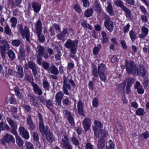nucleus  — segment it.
<instances>
[{"instance_id":"f257e3e1","label":"nucleus","mask_w":149,"mask_h":149,"mask_svg":"<svg viewBox=\"0 0 149 149\" xmlns=\"http://www.w3.org/2000/svg\"><path fill=\"white\" fill-rule=\"evenodd\" d=\"M92 74L95 77H98L99 76L100 79L102 81H105L106 76L104 73L106 69V67L103 63L99 64L98 66V69L94 64H92Z\"/></svg>"},{"instance_id":"f03ea898","label":"nucleus","mask_w":149,"mask_h":149,"mask_svg":"<svg viewBox=\"0 0 149 149\" xmlns=\"http://www.w3.org/2000/svg\"><path fill=\"white\" fill-rule=\"evenodd\" d=\"M70 84L74 88L75 86V83L72 79H70L68 80V78L65 76H64L63 77L62 89L63 93L65 95H70L68 90H70L71 89V86Z\"/></svg>"},{"instance_id":"7ed1b4c3","label":"nucleus","mask_w":149,"mask_h":149,"mask_svg":"<svg viewBox=\"0 0 149 149\" xmlns=\"http://www.w3.org/2000/svg\"><path fill=\"white\" fill-rule=\"evenodd\" d=\"M94 123L95 125L93 127V129L94 133V137L98 138L101 136V135H102L104 132H106L104 131H103L102 129L103 128V124L101 122L95 120Z\"/></svg>"},{"instance_id":"20e7f679","label":"nucleus","mask_w":149,"mask_h":149,"mask_svg":"<svg viewBox=\"0 0 149 149\" xmlns=\"http://www.w3.org/2000/svg\"><path fill=\"white\" fill-rule=\"evenodd\" d=\"M126 71L128 74H132L133 75L136 74L137 67L136 64L132 61H128L126 60L125 62Z\"/></svg>"},{"instance_id":"39448f33","label":"nucleus","mask_w":149,"mask_h":149,"mask_svg":"<svg viewBox=\"0 0 149 149\" xmlns=\"http://www.w3.org/2000/svg\"><path fill=\"white\" fill-rule=\"evenodd\" d=\"M1 36H0V44L3 45L0 46V54L3 58L6 57V51L9 50L10 47L6 40H2Z\"/></svg>"},{"instance_id":"423d86ee","label":"nucleus","mask_w":149,"mask_h":149,"mask_svg":"<svg viewBox=\"0 0 149 149\" xmlns=\"http://www.w3.org/2000/svg\"><path fill=\"white\" fill-rule=\"evenodd\" d=\"M17 28L18 31L21 34L23 38H26L27 42H30V33L29 29L27 26H25L24 27V30L22 25L19 24L17 25Z\"/></svg>"},{"instance_id":"0eeeda50","label":"nucleus","mask_w":149,"mask_h":149,"mask_svg":"<svg viewBox=\"0 0 149 149\" xmlns=\"http://www.w3.org/2000/svg\"><path fill=\"white\" fill-rule=\"evenodd\" d=\"M38 115L39 121V130L42 134H46L49 131V127L47 125L45 126L42 114L38 113Z\"/></svg>"},{"instance_id":"6e6552de","label":"nucleus","mask_w":149,"mask_h":149,"mask_svg":"<svg viewBox=\"0 0 149 149\" xmlns=\"http://www.w3.org/2000/svg\"><path fill=\"white\" fill-rule=\"evenodd\" d=\"M0 142L2 144L5 145L6 143L9 144L11 142L15 143V141L13 136L7 133L4 136L3 138L1 139Z\"/></svg>"},{"instance_id":"1a4fd4ad","label":"nucleus","mask_w":149,"mask_h":149,"mask_svg":"<svg viewBox=\"0 0 149 149\" xmlns=\"http://www.w3.org/2000/svg\"><path fill=\"white\" fill-rule=\"evenodd\" d=\"M78 43L77 40H72L70 39L67 40L64 44L65 46L70 50L77 49V46Z\"/></svg>"},{"instance_id":"9d476101","label":"nucleus","mask_w":149,"mask_h":149,"mask_svg":"<svg viewBox=\"0 0 149 149\" xmlns=\"http://www.w3.org/2000/svg\"><path fill=\"white\" fill-rule=\"evenodd\" d=\"M114 3L117 6L120 7L124 12L127 14V17H128L130 18V17L131 16V12L130 10L123 5L121 0H116L114 1Z\"/></svg>"},{"instance_id":"9b49d317","label":"nucleus","mask_w":149,"mask_h":149,"mask_svg":"<svg viewBox=\"0 0 149 149\" xmlns=\"http://www.w3.org/2000/svg\"><path fill=\"white\" fill-rule=\"evenodd\" d=\"M25 68L28 70L29 68L32 70V73L34 76L37 74V67L35 63L32 61H29L27 63H26L24 65Z\"/></svg>"},{"instance_id":"f8f14e48","label":"nucleus","mask_w":149,"mask_h":149,"mask_svg":"<svg viewBox=\"0 0 149 149\" xmlns=\"http://www.w3.org/2000/svg\"><path fill=\"white\" fill-rule=\"evenodd\" d=\"M147 73V70L143 65H139L137 67L136 74L137 75L144 77Z\"/></svg>"},{"instance_id":"ddd939ff","label":"nucleus","mask_w":149,"mask_h":149,"mask_svg":"<svg viewBox=\"0 0 149 149\" xmlns=\"http://www.w3.org/2000/svg\"><path fill=\"white\" fill-rule=\"evenodd\" d=\"M36 52L39 56H42L45 59H47L49 57L48 54L45 52V48L41 45H38L36 49Z\"/></svg>"},{"instance_id":"4468645a","label":"nucleus","mask_w":149,"mask_h":149,"mask_svg":"<svg viewBox=\"0 0 149 149\" xmlns=\"http://www.w3.org/2000/svg\"><path fill=\"white\" fill-rule=\"evenodd\" d=\"M102 134V135H101V138L98 141L97 144V148L98 149H103L105 146V141L104 138L107 135V132H104Z\"/></svg>"},{"instance_id":"2eb2a0df","label":"nucleus","mask_w":149,"mask_h":149,"mask_svg":"<svg viewBox=\"0 0 149 149\" xmlns=\"http://www.w3.org/2000/svg\"><path fill=\"white\" fill-rule=\"evenodd\" d=\"M105 27L110 32H111L113 29V25L112 22L110 18L108 16L104 22Z\"/></svg>"},{"instance_id":"dca6fc26","label":"nucleus","mask_w":149,"mask_h":149,"mask_svg":"<svg viewBox=\"0 0 149 149\" xmlns=\"http://www.w3.org/2000/svg\"><path fill=\"white\" fill-rule=\"evenodd\" d=\"M19 132L22 137L25 139L29 138V134L28 131L23 127H20L19 129Z\"/></svg>"},{"instance_id":"f3484780","label":"nucleus","mask_w":149,"mask_h":149,"mask_svg":"<svg viewBox=\"0 0 149 149\" xmlns=\"http://www.w3.org/2000/svg\"><path fill=\"white\" fill-rule=\"evenodd\" d=\"M91 121V119L88 118H85L83 122V126L86 131L88 130L90 127Z\"/></svg>"},{"instance_id":"a211bd4d","label":"nucleus","mask_w":149,"mask_h":149,"mask_svg":"<svg viewBox=\"0 0 149 149\" xmlns=\"http://www.w3.org/2000/svg\"><path fill=\"white\" fill-rule=\"evenodd\" d=\"M17 71L16 72V77L19 79H21L24 76L23 68L21 65H17Z\"/></svg>"},{"instance_id":"6ab92c4d","label":"nucleus","mask_w":149,"mask_h":149,"mask_svg":"<svg viewBox=\"0 0 149 149\" xmlns=\"http://www.w3.org/2000/svg\"><path fill=\"white\" fill-rule=\"evenodd\" d=\"M65 117L67 118L70 123L72 125H74V122L73 118L71 115L70 113L68 111L65 110L63 111Z\"/></svg>"},{"instance_id":"aec40b11","label":"nucleus","mask_w":149,"mask_h":149,"mask_svg":"<svg viewBox=\"0 0 149 149\" xmlns=\"http://www.w3.org/2000/svg\"><path fill=\"white\" fill-rule=\"evenodd\" d=\"M36 31H35L36 33L38 34L42 32V23L40 19H38L36 22L35 24Z\"/></svg>"},{"instance_id":"412c9836","label":"nucleus","mask_w":149,"mask_h":149,"mask_svg":"<svg viewBox=\"0 0 149 149\" xmlns=\"http://www.w3.org/2000/svg\"><path fill=\"white\" fill-rule=\"evenodd\" d=\"M134 88L136 89L139 94H142L144 93V89L143 88L142 86L141 85L139 82L137 81L136 82L134 85Z\"/></svg>"},{"instance_id":"4be33fe9","label":"nucleus","mask_w":149,"mask_h":149,"mask_svg":"<svg viewBox=\"0 0 149 149\" xmlns=\"http://www.w3.org/2000/svg\"><path fill=\"white\" fill-rule=\"evenodd\" d=\"M68 33V29L67 28L64 29L62 32L57 35L58 39L60 40H62L63 38L65 37L66 34Z\"/></svg>"},{"instance_id":"5701e85b","label":"nucleus","mask_w":149,"mask_h":149,"mask_svg":"<svg viewBox=\"0 0 149 149\" xmlns=\"http://www.w3.org/2000/svg\"><path fill=\"white\" fill-rule=\"evenodd\" d=\"M31 85L33 87L35 93L39 95H41L42 93V91L39 87L37 84L34 82L31 83Z\"/></svg>"},{"instance_id":"b1692460","label":"nucleus","mask_w":149,"mask_h":149,"mask_svg":"<svg viewBox=\"0 0 149 149\" xmlns=\"http://www.w3.org/2000/svg\"><path fill=\"white\" fill-rule=\"evenodd\" d=\"M107 6L106 7V9L109 14L111 16H112L113 15L114 11L112 7L111 2L110 0L107 1Z\"/></svg>"},{"instance_id":"393cba45","label":"nucleus","mask_w":149,"mask_h":149,"mask_svg":"<svg viewBox=\"0 0 149 149\" xmlns=\"http://www.w3.org/2000/svg\"><path fill=\"white\" fill-rule=\"evenodd\" d=\"M62 144L63 148L71 145L69 141V139L67 135H65L64 138L62 139Z\"/></svg>"},{"instance_id":"a878e982","label":"nucleus","mask_w":149,"mask_h":149,"mask_svg":"<svg viewBox=\"0 0 149 149\" xmlns=\"http://www.w3.org/2000/svg\"><path fill=\"white\" fill-rule=\"evenodd\" d=\"M27 123L30 129L33 130L35 129V125L32 120L31 116L29 115L27 118Z\"/></svg>"},{"instance_id":"bb28decb","label":"nucleus","mask_w":149,"mask_h":149,"mask_svg":"<svg viewBox=\"0 0 149 149\" xmlns=\"http://www.w3.org/2000/svg\"><path fill=\"white\" fill-rule=\"evenodd\" d=\"M48 72L55 75H57L58 74V71L55 65H52L50 67L48 70Z\"/></svg>"},{"instance_id":"cd10ccee","label":"nucleus","mask_w":149,"mask_h":149,"mask_svg":"<svg viewBox=\"0 0 149 149\" xmlns=\"http://www.w3.org/2000/svg\"><path fill=\"white\" fill-rule=\"evenodd\" d=\"M32 6L35 13H38L40 10L41 6L38 3L33 2L32 4Z\"/></svg>"},{"instance_id":"c85d7f7f","label":"nucleus","mask_w":149,"mask_h":149,"mask_svg":"<svg viewBox=\"0 0 149 149\" xmlns=\"http://www.w3.org/2000/svg\"><path fill=\"white\" fill-rule=\"evenodd\" d=\"M63 96V94L62 92L60 91L56 95V100L57 102H61Z\"/></svg>"},{"instance_id":"c756f323","label":"nucleus","mask_w":149,"mask_h":149,"mask_svg":"<svg viewBox=\"0 0 149 149\" xmlns=\"http://www.w3.org/2000/svg\"><path fill=\"white\" fill-rule=\"evenodd\" d=\"M149 137V133L148 131L143 132L139 136V140L142 141L144 139H147Z\"/></svg>"},{"instance_id":"7c9ffc66","label":"nucleus","mask_w":149,"mask_h":149,"mask_svg":"<svg viewBox=\"0 0 149 149\" xmlns=\"http://www.w3.org/2000/svg\"><path fill=\"white\" fill-rule=\"evenodd\" d=\"M93 7L94 8V10L98 13H100L101 11V9L100 4L97 0H96L94 2Z\"/></svg>"},{"instance_id":"2f4dec72","label":"nucleus","mask_w":149,"mask_h":149,"mask_svg":"<svg viewBox=\"0 0 149 149\" xmlns=\"http://www.w3.org/2000/svg\"><path fill=\"white\" fill-rule=\"evenodd\" d=\"M6 120L11 128H15L17 127L16 123L9 117L6 118Z\"/></svg>"},{"instance_id":"473e14b6","label":"nucleus","mask_w":149,"mask_h":149,"mask_svg":"<svg viewBox=\"0 0 149 149\" xmlns=\"http://www.w3.org/2000/svg\"><path fill=\"white\" fill-rule=\"evenodd\" d=\"M7 55L8 57L11 60H14L15 58V54L14 52L12 50L9 49L7 52Z\"/></svg>"},{"instance_id":"72a5a7b5","label":"nucleus","mask_w":149,"mask_h":149,"mask_svg":"<svg viewBox=\"0 0 149 149\" xmlns=\"http://www.w3.org/2000/svg\"><path fill=\"white\" fill-rule=\"evenodd\" d=\"M78 112L79 114L81 115L84 116V115L83 112V109L82 103H78Z\"/></svg>"},{"instance_id":"f704fd0d","label":"nucleus","mask_w":149,"mask_h":149,"mask_svg":"<svg viewBox=\"0 0 149 149\" xmlns=\"http://www.w3.org/2000/svg\"><path fill=\"white\" fill-rule=\"evenodd\" d=\"M4 32L7 35L11 36L13 35L11 29L9 27L8 24H7L4 27Z\"/></svg>"},{"instance_id":"c9c22d12","label":"nucleus","mask_w":149,"mask_h":149,"mask_svg":"<svg viewBox=\"0 0 149 149\" xmlns=\"http://www.w3.org/2000/svg\"><path fill=\"white\" fill-rule=\"evenodd\" d=\"M145 113L144 109L143 108H139L136 111L135 114L137 116H143Z\"/></svg>"},{"instance_id":"e433bc0d","label":"nucleus","mask_w":149,"mask_h":149,"mask_svg":"<svg viewBox=\"0 0 149 149\" xmlns=\"http://www.w3.org/2000/svg\"><path fill=\"white\" fill-rule=\"evenodd\" d=\"M15 138L17 145L19 147L22 146H23V142L21 138L18 136H16Z\"/></svg>"},{"instance_id":"4c0bfd02","label":"nucleus","mask_w":149,"mask_h":149,"mask_svg":"<svg viewBox=\"0 0 149 149\" xmlns=\"http://www.w3.org/2000/svg\"><path fill=\"white\" fill-rule=\"evenodd\" d=\"M14 91L17 96L19 99H21L23 97L22 93L20 91L19 88L17 87L14 88Z\"/></svg>"},{"instance_id":"58836bf2","label":"nucleus","mask_w":149,"mask_h":149,"mask_svg":"<svg viewBox=\"0 0 149 149\" xmlns=\"http://www.w3.org/2000/svg\"><path fill=\"white\" fill-rule=\"evenodd\" d=\"M10 22L11 27L15 28L17 23V19L15 17H13L10 19Z\"/></svg>"},{"instance_id":"ea45409f","label":"nucleus","mask_w":149,"mask_h":149,"mask_svg":"<svg viewBox=\"0 0 149 149\" xmlns=\"http://www.w3.org/2000/svg\"><path fill=\"white\" fill-rule=\"evenodd\" d=\"M46 134L47 139L49 142H52L54 140V137L53 134L50 133H47Z\"/></svg>"},{"instance_id":"a19ab883","label":"nucleus","mask_w":149,"mask_h":149,"mask_svg":"<svg viewBox=\"0 0 149 149\" xmlns=\"http://www.w3.org/2000/svg\"><path fill=\"white\" fill-rule=\"evenodd\" d=\"M43 87L45 90L49 91V89L50 85L47 81L43 80L42 83Z\"/></svg>"},{"instance_id":"79ce46f5","label":"nucleus","mask_w":149,"mask_h":149,"mask_svg":"<svg viewBox=\"0 0 149 149\" xmlns=\"http://www.w3.org/2000/svg\"><path fill=\"white\" fill-rule=\"evenodd\" d=\"M106 147V149H113L114 144L111 140H109L107 143Z\"/></svg>"},{"instance_id":"37998d69","label":"nucleus","mask_w":149,"mask_h":149,"mask_svg":"<svg viewBox=\"0 0 149 149\" xmlns=\"http://www.w3.org/2000/svg\"><path fill=\"white\" fill-rule=\"evenodd\" d=\"M93 10L92 8L88 9L84 13L85 16L86 17H89L91 16L93 13Z\"/></svg>"},{"instance_id":"c03bdc74","label":"nucleus","mask_w":149,"mask_h":149,"mask_svg":"<svg viewBox=\"0 0 149 149\" xmlns=\"http://www.w3.org/2000/svg\"><path fill=\"white\" fill-rule=\"evenodd\" d=\"M42 32L39 33L38 34L36 33L37 36L39 41L41 43H42L45 41V38L44 35L41 33Z\"/></svg>"},{"instance_id":"a18cd8bd","label":"nucleus","mask_w":149,"mask_h":149,"mask_svg":"<svg viewBox=\"0 0 149 149\" xmlns=\"http://www.w3.org/2000/svg\"><path fill=\"white\" fill-rule=\"evenodd\" d=\"M101 47V45L100 44L98 45L97 46L95 47L93 50V54L95 55H97Z\"/></svg>"},{"instance_id":"49530a36","label":"nucleus","mask_w":149,"mask_h":149,"mask_svg":"<svg viewBox=\"0 0 149 149\" xmlns=\"http://www.w3.org/2000/svg\"><path fill=\"white\" fill-rule=\"evenodd\" d=\"M101 34L102 37V41L104 43H106L108 40V38L107 37V35L106 33L102 31V32Z\"/></svg>"},{"instance_id":"de8ad7c7","label":"nucleus","mask_w":149,"mask_h":149,"mask_svg":"<svg viewBox=\"0 0 149 149\" xmlns=\"http://www.w3.org/2000/svg\"><path fill=\"white\" fill-rule=\"evenodd\" d=\"M81 25L84 27L85 28H87L90 30H92V27L88 24L86 21H83L81 23Z\"/></svg>"},{"instance_id":"09e8293b","label":"nucleus","mask_w":149,"mask_h":149,"mask_svg":"<svg viewBox=\"0 0 149 149\" xmlns=\"http://www.w3.org/2000/svg\"><path fill=\"white\" fill-rule=\"evenodd\" d=\"M129 33L132 41H134L136 38V36L134 32L132 30H131L130 31Z\"/></svg>"},{"instance_id":"8fccbe9b","label":"nucleus","mask_w":149,"mask_h":149,"mask_svg":"<svg viewBox=\"0 0 149 149\" xmlns=\"http://www.w3.org/2000/svg\"><path fill=\"white\" fill-rule=\"evenodd\" d=\"M19 58L21 60H24L25 56V52L24 51L20 50L19 52Z\"/></svg>"},{"instance_id":"3c124183","label":"nucleus","mask_w":149,"mask_h":149,"mask_svg":"<svg viewBox=\"0 0 149 149\" xmlns=\"http://www.w3.org/2000/svg\"><path fill=\"white\" fill-rule=\"evenodd\" d=\"M25 145L26 147L25 149H34L33 144L30 142L26 141Z\"/></svg>"},{"instance_id":"603ef678","label":"nucleus","mask_w":149,"mask_h":149,"mask_svg":"<svg viewBox=\"0 0 149 149\" xmlns=\"http://www.w3.org/2000/svg\"><path fill=\"white\" fill-rule=\"evenodd\" d=\"M77 49L70 50L69 57L72 58H75Z\"/></svg>"},{"instance_id":"864d4df0","label":"nucleus","mask_w":149,"mask_h":149,"mask_svg":"<svg viewBox=\"0 0 149 149\" xmlns=\"http://www.w3.org/2000/svg\"><path fill=\"white\" fill-rule=\"evenodd\" d=\"M12 41V44L13 46L18 47L20 45V41L19 40H13Z\"/></svg>"},{"instance_id":"5fc2aeb1","label":"nucleus","mask_w":149,"mask_h":149,"mask_svg":"<svg viewBox=\"0 0 149 149\" xmlns=\"http://www.w3.org/2000/svg\"><path fill=\"white\" fill-rule=\"evenodd\" d=\"M125 85L124 84L121 83L118 86L117 89L119 91L123 92L124 91Z\"/></svg>"},{"instance_id":"6e6d98bb","label":"nucleus","mask_w":149,"mask_h":149,"mask_svg":"<svg viewBox=\"0 0 149 149\" xmlns=\"http://www.w3.org/2000/svg\"><path fill=\"white\" fill-rule=\"evenodd\" d=\"M126 81L127 83V86H131L132 84L134 83V80L131 78H128L126 79Z\"/></svg>"},{"instance_id":"4d7b16f0","label":"nucleus","mask_w":149,"mask_h":149,"mask_svg":"<svg viewBox=\"0 0 149 149\" xmlns=\"http://www.w3.org/2000/svg\"><path fill=\"white\" fill-rule=\"evenodd\" d=\"M71 140L72 142L73 143L75 146H77L79 145V142L75 136L72 137Z\"/></svg>"},{"instance_id":"13d9d810","label":"nucleus","mask_w":149,"mask_h":149,"mask_svg":"<svg viewBox=\"0 0 149 149\" xmlns=\"http://www.w3.org/2000/svg\"><path fill=\"white\" fill-rule=\"evenodd\" d=\"M32 136L35 141L37 142H39L38 141V133L35 132H33Z\"/></svg>"},{"instance_id":"bf43d9fd","label":"nucleus","mask_w":149,"mask_h":149,"mask_svg":"<svg viewBox=\"0 0 149 149\" xmlns=\"http://www.w3.org/2000/svg\"><path fill=\"white\" fill-rule=\"evenodd\" d=\"M62 47L60 45H55V49L58 53H61V51L62 50Z\"/></svg>"},{"instance_id":"052dcab7","label":"nucleus","mask_w":149,"mask_h":149,"mask_svg":"<svg viewBox=\"0 0 149 149\" xmlns=\"http://www.w3.org/2000/svg\"><path fill=\"white\" fill-rule=\"evenodd\" d=\"M141 32L147 35L148 31V30L147 28L144 26H143L141 28Z\"/></svg>"},{"instance_id":"680f3d73","label":"nucleus","mask_w":149,"mask_h":149,"mask_svg":"<svg viewBox=\"0 0 149 149\" xmlns=\"http://www.w3.org/2000/svg\"><path fill=\"white\" fill-rule=\"evenodd\" d=\"M42 65L44 69L46 70L49 69V64L47 62H44L42 63Z\"/></svg>"},{"instance_id":"e2e57ef3","label":"nucleus","mask_w":149,"mask_h":149,"mask_svg":"<svg viewBox=\"0 0 149 149\" xmlns=\"http://www.w3.org/2000/svg\"><path fill=\"white\" fill-rule=\"evenodd\" d=\"M6 100L7 102H16L15 99L13 97H10L8 99L7 98Z\"/></svg>"},{"instance_id":"0e129e2a","label":"nucleus","mask_w":149,"mask_h":149,"mask_svg":"<svg viewBox=\"0 0 149 149\" xmlns=\"http://www.w3.org/2000/svg\"><path fill=\"white\" fill-rule=\"evenodd\" d=\"M130 26L129 24H127L123 28V32L124 33H126L128 31Z\"/></svg>"},{"instance_id":"69168bd1","label":"nucleus","mask_w":149,"mask_h":149,"mask_svg":"<svg viewBox=\"0 0 149 149\" xmlns=\"http://www.w3.org/2000/svg\"><path fill=\"white\" fill-rule=\"evenodd\" d=\"M12 129L10 130L11 132L14 135L16 136H18V134L17 132L16 131V129H17V127H15V128H12Z\"/></svg>"},{"instance_id":"338daca9","label":"nucleus","mask_w":149,"mask_h":149,"mask_svg":"<svg viewBox=\"0 0 149 149\" xmlns=\"http://www.w3.org/2000/svg\"><path fill=\"white\" fill-rule=\"evenodd\" d=\"M74 8L77 12L79 13H80L81 11V10L80 7L78 5H75L74 7Z\"/></svg>"},{"instance_id":"774afa93","label":"nucleus","mask_w":149,"mask_h":149,"mask_svg":"<svg viewBox=\"0 0 149 149\" xmlns=\"http://www.w3.org/2000/svg\"><path fill=\"white\" fill-rule=\"evenodd\" d=\"M20 13L19 11L17 9H16L13 10V14L14 16H17L19 15Z\"/></svg>"}]
</instances>
